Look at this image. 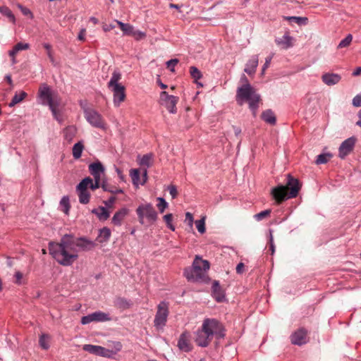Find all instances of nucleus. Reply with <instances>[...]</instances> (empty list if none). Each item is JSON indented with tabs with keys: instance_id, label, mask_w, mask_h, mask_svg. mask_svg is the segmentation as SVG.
<instances>
[{
	"instance_id": "1",
	"label": "nucleus",
	"mask_w": 361,
	"mask_h": 361,
	"mask_svg": "<svg viewBox=\"0 0 361 361\" xmlns=\"http://www.w3.org/2000/svg\"><path fill=\"white\" fill-rule=\"evenodd\" d=\"M68 234L63 235L59 242L49 243V252L52 257L61 265L71 266L78 259V250L73 247Z\"/></svg>"
},
{
	"instance_id": "2",
	"label": "nucleus",
	"mask_w": 361,
	"mask_h": 361,
	"mask_svg": "<svg viewBox=\"0 0 361 361\" xmlns=\"http://www.w3.org/2000/svg\"><path fill=\"white\" fill-rule=\"evenodd\" d=\"M225 336L226 329L221 322L214 318H206L195 332V341L198 346L206 348L214 338L221 340Z\"/></svg>"
},
{
	"instance_id": "3",
	"label": "nucleus",
	"mask_w": 361,
	"mask_h": 361,
	"mask_svg": "<svg viewBox=\"0 0 361 361\" xmlns=\"http://www.w3.org/2000/svg\"><path fill=\"white\" fill-rule=\"evenodd\" d=\"M300 188L301 185L299 180L288 173L286 185H279L273 188L271 194L276 202L279 204L288 199L296 197Z\"/></svg>"
},
{
	"instance_id": "4",
	"label": "nucleus",
	"mask_w": 361,
	"mask_h": 361,
	"mask_svg": "<svg viewBox=\"0 0 361 361\" xmlns=\"http://www.w3.org/2000/svg\"><path fill=\"white\" fill-rule=\"evenodd\" d=\"M235 99L239 105H243L245 102H248L249 108L252 114L254 116H256L261 97L250 83L244 84L238 87Z\"/></svg>"
},
{
	"instance_id": "5",
	"label": "nucleus",
	"mask_w": 361,
	"mask_h": 361,
	"mask_svg": "<svg viewBox=\"0 0 361 361\" xmlns=\"http://www.w3.org/2000/svg\"><path fill=\"white\" fill-rule=\"evenodd\" d=\"M209 269V262L202 259L200 257L197 255L192 262V267H186L184 269L183 275L188 281L207 282L208 280L207 272Z\"/></svg>"
},
{
	"instance_id": "6",
	"label": "nucleus",
	"mask_w": 361,
	"mask_h": 361,
	"mask_svg": "<svg viewBox=\"0 0 361 361\" xmlns=\"http://www.w3.org/2000/svg\"><path fill=\"white\" fill-rule=\"evenodd\" d=\"M38 94L42 99V104L48 105L54 118L59 123H62L63 118L58 111L59 100L56 96L53 95L50 87L47 84H43L39 89Z\"/></svg>"
},
{
	"instance_id": "7",
	"label": "nucleus",
	"mask_w": 361,
	"mask_h": 361,
	"mask_svg": "<svg viewBox=\"0 0 361 361\" xmlns=\"http://www.w3.org/2000/svg\"><path fill=\"white\" fill-rule=\"evenodd\" d=\"M121 79V73L118 71H114L108 82V87L114 94V104L115 106H119L121 103L126 99V88L119 83Z\"/></svg>"
},
{
	"instance_id": "8",
	"label": "nucleus",
	"mask_w": 361,
	"mask_h": 361,
	"mask_svg": "<svg viewBox=\"0 0 361 361\" xmlns=\"http://www.w3.org/2000/svg\"><path fill=\"white\" fill-rule=\"evenodd\" d=\"M80 106L83 110L84 116L87 121L93 127L105 130L106 123L102 116L96 110L89 108L81 101Z\"/></svg>"
},
{
	"instance_id": "9",
	"label": "nucleus",
	"mask_w": 361,
	"mask_h": 361,
	"mask_svg": "<svg viewBox=\"0 0 361 361\" xmlns=\"http://www.w3.org/2000/svg\"><path fill=\"white\" fill-rule=\"evenodd\" d=\"M136 214L139 223L145 224V219L150 224L154 223L158 218V214L151 203L141 204L136 209Z\"/></svg>"
},
{
	"instance_id": "10",
	"label": "nucleus",
	"mask_w": 361,
	"mask_h": 361,
	"mask_svg": "<svg viewBox=\"0 0 361 361\" xmlns=\"http://www.w3.org/2000/svg\"><path fill=\"white\" fill-rule=\"evenodd\" d=\"M168 316L169 305L166 302L162 301L157 306V311L154 320V324L157 329H162L165 326Z\"/></svg>"
},
{
	"instance_id": "11",
	"label": "nucleus",
	"mask_w": 361,
	"mask_h": 361,
	"mask_svg": "<svg viewBox=\"0 0 361 361\" xmlns=\"http://www.w3.org/2000/svg\"><path fill=\"white\" fill-rule=\"evenodd\" d=\"M70 240L73 243V247H75L79 251H90L92 250L96 244L94 241L85 237L75 238L73 234H68Z\"/></svg>"
},
{
	"instance_id": "12",
	"label": "nucleus",
	"mask_w": 361,
	"mask_h": 361,
	"mask_svg": "<svg viewBox=\"0 0 361 361\" xmlns=\"http://www.w3.org/2000/svg\"><path fill=\"white\" fill-rule=\"evenodd\" d=\"M178 101V97L169 95L166 91H163L160 94L161 104L164 106L171 114L176 113V104Z\"/></svg>"
},
{
	"instance_id": "13",
	"label": "nucleus",
	"mask_w": 361,
	"mask_h": 361,
	"mask_svg": "<svg viewBox=\"0 0 361 361\" xmlns=\"http://www.w3.org/2000/svg\"><path fill=\"white\" fill-rule=\"evenodd\" d=\"M110 320L111 317H109V314L103 312L102 311H97L92 314H89L86 316H83L81 318V324L85 325L92 322H102Z\"/></svg>"
},
{
	"instance_id": "14",
	"label": "nucleus",
	"mask_w": 361,
	"mask_h": 361,
	"mask_svg": "<svg viewBox=\"0 0 361 361\" xmlns=\"http://www.w3.org/2000/svg\"><path fill=\"white\" fill-rule=\"evenodd\" d=\"M357 139L355 137H350L344 140L339 147L338 156L341 159H345L354 149Z\"/></svg>"
},
{
	"instance_id": "15",
	"label": "nucleus",
	"mask_w": 361,
	"mask_h": 361,
	"mask_svg": "<svg viewBox=\"0 0 361 361\" xmlns=\"http://www.w3.org/2000/svg\"><path fill=\"white\" fill-rule=\"evenodd\" d=\"M307 331L302 327L294 331L290 335L291 343L297 345H302L308 342Z\"/></svg>"
},
{
	"instance_id": "16",
	"label": "nucleus",
	"mask_w": 361,
	"mask_h": 361,
	"mask_svg": "<svg viewBox=\"0 0 361 361\" xmlns=\"http://www.w3.org/2000/svg\"><path fill=\"white\" fill-rule=\"evenodd\" d=\"M177 346L183 352L188 353L192 350V348L190 343L188 332L185 331L180 334Z\"/></svg>"
},
{
	"instance_id": "17",
	"label": "nucleus",
	"mask_w": 361,
	"mask_h": 361,
	"mask_svg": "<svg viewBox=\"0 0 361 361\" xmlns=\"http://www.w3.org/2000/svg\"><path fill=\"white\" fill-rule=\"evenodd\" d=\"M89 171L94 178L102 179V176L104 175L105 169L100 161H96L89 165Z\"/></svg>"
},
{
	"instance_id": "18",
	"label": "nucleus",
	"mask_w": 361,
	"mask_h": 361,
	"mask_svg": "<svg viewBox=\"0 0 361 361\" xmlns=\"http://www.w3.org/2000/svg\"><path fill=\"white\" fill-rule=\"evenodd\" d=\"M341 77L337 73H324L322 76V80L324 84L328 86L336 85L340 82Z\"/></svg>"
},
{
	"instance_id": "19",
	"label": "nucleus",
	"mask_w": 361,
	"mask_h": 361,
	"mask_svg": "<svg viewBox=\"0 0 361 361\" xmlns=\"http://www.w3.org/2000/svg\"><path fill=\"white\" fill-rule=\"evenodd\" d=\"M258 55L252 56L247 61L244 71L250 75L255 74L258 66Z\"/></svg>"
},
{
	"instance_id": "20",
	"label": "nucleus",
	"mask_w": 361,
	"mask_h": 361,
	"mask_svg": "<svg viewBox=\"0 0 361 361\" xmlns=\"http://www.w3.org/2000/svg\"><path fill=\"white\" fill-rule=\"evenodd\" d=\"M212 294L217 302H222L225 299L224 290L221 288L218 281H214L212 283Z\"/></svg>"
},
{
	"instance_id": "21",
	"label": "nucleus",
	"mask_w": 361,
	"mask_h": 361,
	"mask_svg": "<svg viewBox=\"0 0 361 361\" xmlns=\"http://www.w3.org/2000/svg\"><path fill=\"white\" fill-rule=\"evenodd\" d=\"M128 214V209L127 208H121L118 211H117L114 216L112 217L111 222L113 224L116 226H121L122 221Z\"/></svg>"
},
{
	"instance_id": "22",
	"label": "nucleus",
	"mask_w": 361,
	"mask_h": 361,
	"mask_svg": "<svg viewBox=\"0 0 361 361\" xmlns=\"http://www.w3.org/2000/svg\"><path fill=\"white\" fill-rule=\"evenodd\" d=\"M293 37L286 33L281 38H276L275 42L277 45L281 46L283 49H287L293 47Z\"/></svg>"
},
{
	"instance_id": "23",
	"label": "nucleus",
	"mask_w": 361,
	"mask_h": 361,
	"mask_svg": "<svg viewBox=\"0 0 361 361\" xmlns=\"http://www.w3.org/2000/svg\"><path fill=\"white\" fill-rule=\"evenodd\" d=\"M92 213L94 214L100 221H106L110 216V212L104 207H99L98 208L93 209Z\"/></svg>"
},
{
	"instance_id": "24",
	"label": "nucleus",
	"mask_w": 361,
	"mask_h": 361,
	"mask_svg": "<svg viewBox=\"0 0 361 361\" xmlns=\"http://www.w3.org/2000/svg\"><path fill=\"white\" fill-rule=\"evenodd\" d=\"M261 118L266 123L270 125H275L276 123V118L271 109H267L262 113Z\"/></svg>"
},
{
	"instance_id": "25",
	"label": "nucleus",
	"mask_w": 361,
	"mask_h": 361,
	"mask_svg": "<svg viewBox=\"0 0 361 361\" xmlns=\"http://www.w3.org/2000/svg\"><path fill=\"white\" fill-rule=\"evenodd\" d=\"M115 306L121 310H126L131 307L132 302L125 298L118 297L114 301Z\"/></svg>"
},
{
	"instance_id": "26",
	"label": "nucleus",
	"mask_w": 361,
	"mask_h": 361,
	"mask_svg": "<svg viewBox=\"0 0 361 361\" xmlns=\"http://www.w3.org/2000/svg\"><path fill=\"white\" fill-rule=\"evenodd\" d=\"M190 74L191 77L194 79V82L197 84V86L202 87L203 85L201 82H198V80L202 78V74L201 71L195 66L190 67Z\"/></svg>"
},
{
	"instance_id": "27",
	"label": "nucleus",
	"mask_w": 361,
	"mask_h": 361,
	"mask_svg": "<svg viewBox=\"0 0 361 361\" xmlns=\"http://www.w3.org/2000/svg\"><path fill=\"white\" fill-rule=\"evenodd\" d=\"M77 129L74 126H70L66 127L63 130L64 138L68 142H71L73 137L75 136Z\"/></svg>"
},
{
	"instance_id": "28",
	"label": "nucleus",
	"mask_w": 361,
	"mask_h": 361,
	"mask_svg": "<svg viewBox=\"0 0 361 361\" xmlns=\"http://www.w3.org/2000/svg\"><path fill=\"white\" fill-rule=\"evenodd\" d=\"M27 96V94L24 91H20L19 92H16L14 94V96L13 97L8 106L10 107L14 106L16 104L22 102Z\"/></svg>"
},
{
	"instance_id": "29",
	"label": "nucleus",
	"mask_w": 361,
	"mask_h": 361,
	"mask_svg": "<svg viewBox=\"0 0 361 361\" xmlns=\"http://www.w3.org/2000/svg\"><path fill=\"white\" fill-rule=\"evenodd\" d=\"M152 159H153L152 154L149 153V154H144L142 157V158L140 159V160L139 161V164L141 166H145L146 168H149L152 164Z\"/></svg>"
},
{
	"instance_id": "30",
	"label": "nucleus",
	"mask_w": 361,
	"mask_h": 361,
	"mask_svg": "<svg viewBox=\"0 0 361 361\" xmlns=\"http://www.w3.org/2000/svg\"><path fill=\"white\" fill-rule=\"evenodd\" d=\"M84 145L82 142L75 143L73 147V157L74 159H78L81 157Z\"/></svg>"
},
{
	"instance_id": "31",
	"label": "nucleus",
	"mask_w": 361,
	"mask_h": 361,
	"mask_svg": "<svg viewBox=\"0 0 361 361\" xmlns=\"http://www.w3.org/2000/svg\"><path fill=\"white\" fill-rule=\"evenodd\" d=\"M93 181V179L90 177H86L83 178L80 183L76 186V190L77 191H84L87 190V187L92 184V182Z\"/></svg>"
},
{
	"instance_id": "32",
	"label": "nucleus",
	"mask_w": 361,
	"mask_h": 361,
	"mask_svg": "<svg viewBox=\"0 0 361 361\" xmlns=\"http://www.w3.org/2000/svg\"><path fill=\"white\" fill-rule=\"evenodd\" d=\"M93 181V179L90 177H86L83 178L80 183L76 186V190L77 191H84L87 190V187L92 184V182Z\"/></svg>"
},
{
	"instance_id": "33",
	"label": "nucleus",
	"mask_w": 361,
	"mask_h": 361,
	"mask_svg": "<svg viewBox=\"0 0 361 361\" xmlns=\"http://www.w3.org/2000/svg\"><path fill=\"white\" fill-rule=\"evenodd\" d=\"M93 181V179L90 177H86L83 178L80 183L76 186V190L77 191H84L87 190V187L92 184V182Z\"/></svg>"
},
{
	"instance_id": "34",
	"label": "nucleus",
	"mask_w": 361,
	"mask_h": 361,
	"mask_svg": "<svg viewBox=\"0 0 361 361\" xmlns=\"http://www.w3.org/2000/svg\"><path fill=\"white\" fill-rule=\"evenodd\" d=\"M111 237V231L109 228L106 227H104L99 230V234L98 238H99V242H106Z\"/></svg>"
},
{
	"instance_id": "35",
	"label": "nucleus",
	"mask_w": 361,
	"mask_h": 361,
	"mask_svg": "<svg viewBox=\"0 0 361 361\" xmlns=\"http://www.w3.org/2000/svg\"><path fill=\"white\" fill-rule=\"evenodd\" d=\"M101 188L104 191L109 192L112 194H121L123 193V190L122 189H114V187L108 184L106 180H102Z\"/></svg>"
},
{
	"instance_id": "36",
	"label": "nucleus",
	"mask_w": 361,
	"mask_h": 361,
	"mask_svg": "<svg viewBox=\"0 0 361 361\" xmlns=\"http://www.w3.org/2000/svg\"><path fill=\"white\" fill-rule=\"evenodd\" d=\"M130 176L132 178V182L134 185L138 187L140 182V173L137 169H133L130 171Z\"/></svg>"
},
{
	"instance_id": "37",
	"label": "nucleus",
	"mask_w": 361,
	"mask_h": 361,
	"mask_svg": "<svg viewBox=\"0 0 361 361\" xmlns=\"http://www.w3.org/2000/svg\"><path fill=\"white\" fill-rule=\"evenodd\" d=\"M283 18L288 21L294 22L298 25H305L307 22V18L305 17L284 16Z\"/></svg>"
},
{
	"instance_id": "38",
	"label": "nucleus",
	"mask_w": 361,
	"mask_h": 361,
	"mask_svg": "<svg viewBox=\"0 0 361 361\" xmlns=\"http://www.w3.org/2000/svg\"><path fill=\"white\" fill-rule=\"evenodd\" d=\"M117 23L118 24L121 30L123 32L124 35H131L132 32L134 29L133 26L128 24V23H124L121 21L117 20Z\"/></svg>"
},
{
	"instance_id": "39",
	"label": "nucleus",
	"mask_w": 361,
	"mask_h": 361,
	"mask_svg": "<svg viewBox=\"0 0 361 361\" xmlns=\"http://www.w3.org/2000/svg\"><path fill=\"white\" fill-rule=\"evenodd\" d=\"M77 192L78 193L80 203L86 204L90 202V193L87 190H81Z\"/></svg>"
},
{
	"instance_id": "40",
	"label": "nucleus",
	"mask_w": 361,
	"mask_h": 361,
	"mask_svg": "<svg viewBox=\"0 0 361 361\" xmlns=\"http://www.w3.org/2000/svg\"><path fill=\"white\" fill-rule=\"evenodd\" d=\"M82 349L91 354L99 355L100 345H94L91 344H85L83 345Z\"/></svg>"
},
{
	"instance_id": "41",
	"label": "nucleus",
	"mask_w": 361,
	"mask_h": 361,
	"mask_svg": "<svg viewBox=\"0 0 361 361\" xmlns=\"http://www.w3.org/2000/svg\"><path fill=\"white\" fill-rule=\"evenodd\" d=\"M60 206L62 207V211L68 214L71 208L70 200L68 196H63L60 200Z\"/></svg>"
},
{
	"instance_id": "42",
	"label": "nucleus",
	"mask_w": 361,
	"mask_h": 361,
	"mask_svg": "<svg viewBox=\"0 0 361 361\" xmlns=\"http://www.w3.org/2000/svg\"><path fill=\"white\" fill-rule=\"evenodd\" d=\"M49 336L47 334H42L39 339V343L41 348L44 350H47L49 348Z\"/></svg>"
},
{
	"instance_id": "43",
	"label": "nucleus",
	"mask_w": 361,
	"mask_h": 361,
	"mask_svg": "<svg viewBox=\"0 0 361 361\" xmlns=\"http://www.w3.org/2000/svg\"><path fill=\"white\" fill-rule=\"evenodd\" d=\"M0 12L3 15H4L7 18H8L9 20L12 23H15L16 18H15L14 15L13 14L12 11L8 7H6V6L0 7Z\"/></svg>"
},
{
	"instance_id": "44",
	"label": "nucleus",
	"mask_w": 361,
	"mask_h": 361,
	"mask_svg": "<svg viewBox=\"0 0 361 361\" xmlns=\"http://www.w3.org/2000/svg\"><path fill=\"white\" fill-rule=\"evenodd\" d=\"M331 157L330 154H320L317 157L315 162L317 164H326L329 161Z\"/></svg>"
},
{
	"instance_id": "45",
	"label": "nucleus",
	"mask_w": 361,
	"mask_h": 361,
	"mask_svg": "<svg viewBox=\"0 0 361 361\" xmlns=\"http://www.w3.org/2000/svg\"><path fill=\"white\" fill-rule=\"evenodd\" d=\"M157 200L159 201V203L157 204V207L159 209V211L161 213H163L164 210L169 207L168 202L165 200L163 197H157Z\"/></svg>"
},
{
	"instance_id": "46",
	"label": "nucleus",
	"mask_w": 361,
	"mask_h": 361,
	"mask_svg": "<svg viewBox=\"0 0 361 361\" xmlns=\"http://www.w3.org/2000/svg\"><path fill=\"white\" fill-rule=\"evenodd\" d=\"M353 39L351 34H348L344 39H343L338 45V48H344L350 45Z\"/></svg>"
},
{
	"instance_id": "47",
	"label": "nucleus",
	"mask_w": 361,
	"mask_h": 361,
	"mask_svg": "<svg viewBox=\"0 0 361 361\" xmlns=\"http://www.w3.org/2000/svg\"><path fill=\"white\" fill-rule=\"evenodd\" d=\"M196 227L199 233H204L205 232V217L195 221Z\"/></svg>"
},
{
	"instance_id": "48",
	"label": "nucleus",
	"mask_w": 361,
	"mask_h": 361,
	"mask_svg": "<svg viewBox=\"0 0 361 361\" xmlns=\"http://www.w3.org/2000/svg\"><path fill=\"white\" fill-rule=\"evenodd\" d=\"M99 350V356L110 358L114 355L113 350H111L106 349L102 346H100Z\"/></svg>"
},
{
	"instance_id": "49",
	"label": "nucleus",
	"mask_w": 361,
	"mask_h": 361,
	"mask_svg": "<svg viewBox=\"0 0 361 361\" xmlns=\"http://www.w3.org/2000/svg\"><path fill=\"white\" fill-rule=\"evenodd\" d=\"M164 220L165 221L167 227L171 229V231L175 230V226L171 224L173 220V215L172 214H167L164 216Z\"/></svg>"
},
{
	"instance_id": "50",
	"label": "nucleus",
	"mask_w": 361,
	"mask_h": 361,
	"mask_svg": "<svg viewBox=\"0 0 361 361\" xmlns=\"http://www.w3.org/2000/svg\"><path fill=\"white\" fill-rule=\"evenodd\" d=\"M270 209L264 210L260 212L259 213L256 214L254 216V218L255 219V220L259 221L266 218L267 216H268L270 214Z\"/></svg>"
},
{
	"instance_id": "51",
	"label": "nucleus",
	"mask_w": 361,
	"mask_h": 361,
	"mask_svg": "<svg viewBox=\"0 0 361 361\" xmlns=\"http://www.w3.org/2000/svg\"><path fill=\"white\" fill-rule=\"evenodd\" d=\"M130 36L133 37L136 40H140L145 38L146 37V34L140 30L133 29Z\"/></svg>"
},
{
	"instance_id": "52",
	"label": "nucleus",
	"mask_w": 361,
	"mask_h": 361,
	"mask_svg": "<svg viewBox=\"0 0 361 361\" xmlns=\"http://www.w3.org/2000/svg\"><path fill=\"white\" fill-rule=\"evenodd\" d=\"M43 47L47 51V56L50 60V61L54 63V58L52 54L51 51V46L48 43H44L43 44Z\"/></svg>"
},
{
	"instance_id": "53",
	"label": "nucleus",
	"mask_w": 361,
	"mask_h": 361,
	"mask_svg": "<svg viewBox=\"0 0 361 361\" xmlns=\"http://www.w3.org/2000/svg\"><path fill=\"white\" fill-rule=\"evenodd\" d=\"M14 48L18 52L22 50L28 49L30 48V44L28 43L18 42L14 46Z\"/></svg>"
},
{
	"instance_id": "54",
	"label": "nucleus",
	"mask_w": 361,
	"mask_h": 361,
	"mask_svg": "<svg viewBox=\"0 0 361 361\" xmlns=\"http://www.w3.org/2000/svg\"><path fill=\"white\" fill-rule=\"evenodd\" d=\"M178 63V59H171L169 61H168L166 62V66H167V68L171 71V72H174L175 71V69H174V67Z\"/></svg>"
},
{
	"instance_id": "55",
	"label": "nucleus",
	"mask_w": 361,
	"mask_h": 361,
	"mask_svg": "<svg viewBox=\"0 0 361 361\" xmlns=\"http://www.w3.org/2000/svg\"><path fill=\"white\" fill-rule=\"evenodd\" d=\"M269 250L271 251V255H273L275 252V245L274 243V238H273L271 230L269 231Z\"/></svg>"
},
{
	"instance_id": "56",
	"label": "nucleus",
	"mask_w": 361,
	"mask_h": 361,
	"mask_svg": "<svg viewBox=\"0 0 361 361\" xmlns=\"http://www.w3.org/2000/svg\"><path fill=\"white\" fill-rule=\"evenodd\" d=\"M168 190L172 197V199H175L178 195L177 188L174 185H170L168 186Z\"/></svg>"
},
{
	"instance_id": "57",
	"label": "nucleus",
	"mask_w": 361,
	"mask_h": 361,
	"mask_svg": "<svg viewBox=\"0 0 361 361\" xmlns=\"http://www.w3.org/2000/svg\"><path fill=\"white\" fill-rule=\"evenodd\" d=\"M94 182L92 181V184L90 185V189L92 190H94L100 188L101 185H102V183H101L102 179L94 178Z\"/></svg>"
},
{
	"instance_id": "58",
	"label": "nucleus",
	"mask_w": 361,
	"mask_h": 361,
	"mask_svg": "<svg viewBox=\"0 0 361 361\" xmlns=\"http://www.w3.org/2000/svg\"><path fill=\"white\" fill-rule=\"evenodd\" d=\"M273 58V56H267L265 59V62L262 66V73L264 74L266 69L269 68L270 63H271V59Z\"/></svg>"
},
{
	"instance_id": "59",
	"label": "nucleus",
	"mask_w": 361,
	"mask_h": 361,
	"mask_svg": "<svg viewBox=\"0 0 361 361\" xmlns=\"http://www.w3.org/2000/svg\"><path fill=\"white\" fill-rule=\"evenodd\" d=\"M353 105L356 107L361 106V93L357 94L353 99Z\"/></svg>"
},
{
	"instance_id": "60",
	"label": "nucleus",
	"mask_w": 361,
	"mask_h": 361,
	"mask_svg": "<svg viewBox=\"0 0 361 361\" xmlns=\"http://www.w3.org/2000/svg\"><path fill=\"white\" fill-rule=\"evenodd\" d=\"M17 53L18 51L14 48V47L11 50L8 51V55L11 57L12 64H16L17 63V61L16 59V55L17 54Z\"/></svg>"
},
{
	"instance_id": "61",
	"label": "nucleus",
	"mask_w": 361,
	"mask_h": 361,
	"mask_svg": "<svg viewBox=\"0 0 361 361\" xmlns=\"http://www.w3.org/2000/svg\"><path fill=\"white\" fill-rule=\"evenodd\" d=\"M113 346L115 349V350H113L114 355H116L118 352L121 351L122 349V344L121 342L115 341L113 342Z\"/></svg>"
},
{
	"instance_id": "62",
	"label": "nucleus",
	"mask_w": 361,
	"mask_h": 361,
	"mask_svg": "<svg viewBox=\"0 0 361 361\" xmlns=\"http://www.w3.org/2000/svg\"><path fill=\"white\" fill-rule=\"evenodd\" d=\"M116 201L114 196H111L107 200L104 201V204L107 207H111Z\"/></svg>"
},
{
	"instance_id": "63",
	"label": "nucleus",
	"mask_w": 361,
	"mask_h": 361,
	"mask_svg": "<svg viewBox=\"0 0 361 361\" xmlns=\"http://www.w3.org/2000/svg\"><path fill=\"white\" fill-rule=\"evenodd\" d=\"M15 278H16V283L20 285L21 284V280L23 279V274L20 271H16L15 274Z\"/></svg>"
},
{
	"instance_id": "64",
	"label": "nucleus",
	"mask_w": 361,
	"mask_h": 361,
	"mask_svg": "<svg viewBox=\"0 0 361 361\" xmlns=\"http://www.w3.org/2000/svg\"><path fill=\"white\" fill-rule=\"evenodd\" d=\"M185 220L188 221V224L190 226H192L193 223V216L192 214L190 212H187L185 214Z\"/></svg>"
}]
</instances>
